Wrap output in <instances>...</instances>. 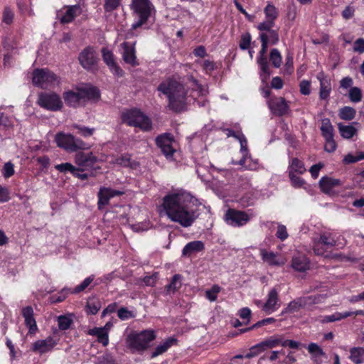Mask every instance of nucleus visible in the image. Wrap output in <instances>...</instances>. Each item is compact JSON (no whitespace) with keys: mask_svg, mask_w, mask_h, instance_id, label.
Wrapping results in <instances>:
<instances>
[{"mask_svg":"<svg viewBox=\"0 0 364 364\" xmlns=\"http://www.w3.org/2000/svg\"><path fill=\"white\" fill-rule=\"evenodd\" d=\"M200 202L190 192L183 189L173 190L163 198L162 210L172 222L183 228L191 227L198 218Z\"/></svg>","mask_w":364,"mask_h":364,"instance_id":"1","label":"nucleus"},{"mask_svg":"<svg viewBox=\"0 0 364 364\" xmlns=\"http://www.w3.org/2000/svg\"><path fill=\"white\" fill-rule=\"evenodd\" d=\"M192 88L190 94L184 85L176 78L167 77L159 85L157 90L159 96L164 95L168 100V107L175 112H181L192 102H197L199 106H205L204 97L208 94L206 87L199 85L196 80H192Z\"/></svg>","mask_w":364,"mask_h":364,"instance_id":"2","label":"nucleus"},{"mask_svg":"<svg viewBox=\"0 0 364 364\" xmlns=\"http://www.w3.org/2000/svg\"><path fill=\"white\" fill-rule=\"evenodd\" d=\"M99 97V90L91 86L78 87L63 94V99L66 105L73 107L82 105L87 100H97Z\"/></svg>","mask_w":364,"mask_h":364,"instance_id":"3","label":"nucleus"},{"mask_svg":"<svg viewBox=\"0 0 364 364\" xmlns=\"http://www.w3.org/2000/svg\"><path fill=\"white\" fill-rule=\"evenodd\" d=\"M339 235L333 230H326L321 232L319 237L313 239V250L317 255H323L330 248L343 245L338 242Z\"/></svg>","mask_w":364,"mask_h":364,"instance_id":"4","label":"nucleus"},{"mask_svg":"<svg viewBox=\"0 0 364 364\" xmlns=\"http://www.w3.org/2000/svg\"><path fill=\"white\" fill-rule=\"evenodd\" d=\"M121 119L122 123L131 127H139L144 131H148L151 128V119L137 109L122 111Z\"/></svg>","mask_w":364,"mask_h":364,"instance_id":"5","label":"nucleus"},{"mask_svg":"<svg viewBox=\"0 0 364 364\" xmlns=\"http://www.w3.org/2000/svg\"><path fill=\"white\" fill-rule=\"evenodd\" d=\"M131 9L137 19L132 24V28L136 29L146 22L153 10V6L149 0H132Z\"/></svg>","mask_w":364,"mask_h":364,"instance_id":"6","label":"nucleus"},{"mask_svg":"<svg viewBox=\"0 0 364 364\" xmlns=\"http://www.w3.org/2000/svg\"><path fill=\"white\" fill-rule=\"evenodd\" d=\"M156 337L153 330H144L139 333H131L127 338L128 346L136 351L145 350Z\"/></svg>","mask_w":364,"mask_h":364,"instance_id":"7","label":"nucleus"},{"mask_svg":"<svg viewBox=\"0 0 364 364\" xmlns=\"http://www.w3.org/2000/svg\"><path fill=\"white\" fill-rule=\"evenodd\" d=\"M55 141L58 147L68 152H75L77 150H84L89 148L85 142L75 138L70 134L59 132L56 134Z\"/></svg>","mask_w":364,"mask_h":364,"instance_id":"8","label":"nucleus"},{"mask_svg":"<svg viewBox=\"0 0 364 364\" xmlns=\"http://www.w3.org/2000/svg\"><path fill=\"white\" fill-rule=\"evenodd\" d=\"M32 80L34 85L43 89L54 87L59 83L56 75L47 69L35 70L33 73Z\"/></svg>","mask_w":364,"mask_h":364,"instance_id":"9","label":"nucleus"},{"mask_svg":"<svg viewBox=\"0 0 364 364\" xmlns=\"http://www.w3.org/2000/svg\"><path fill=\"white\" fill-rule=\"evenodd\" d=\"M252 218V215L245 211L229 209L225 214L224 219L228 225L240 228L248 223Z\"/></svg>","mask_w":364,"mask_h":364,"instance_id":"10","label":"nucleus"},{"mask_svg":"<svg viewBox=\"0 0 364 364\" xmlns=\"http://www.w3.org/2000/svg\"><path fill=\"white\" fill-rule=\"evenodd\" d=\"M38 104L48 110L58 111L63 107V102L55 93L42 92L39 94Z\"/></svg>","mask_w":364,"mask_h":364,"instance_id":"11","label":"nucleus"},{"mask_svg":"<svg viewBox=\"0 0 364 364\" xmlns=\"http://www.w3.org/2000/svg\"><path fill=\"white\" fill-rule=\"evenodd\" d=\"M262 46L261 49L259 52V55L257 59V64L259 65V69H260V77L262 80V82L266 81V80L268 78V77L270 75L269 72V63L267 61V59L265 56L268 43H267L265 37L262 36V40H261Z\"/></svg>","mask_w":364,"mask_h":364,"instance_id":"12","label":"nucleus"},{"mask_svg":"<svg viewBox=\"0 0 364 364\" xmlns=\"http://www.w3.org/2000/svg\"><path fill=\"white\" fill-rule=\"evenodd\" d=\"M173 137L170 134H164L156 138V144L167 159L172 158L175 152Z\"/></svg>","mask_w":364,"mask_h":364,"instance_id":"13","label":"nucleus"},{"mask_svg":"<svg viewBox=\"0 0 364 364\" xmlns=\"http://www.w3.org/2000/svg\"><path fill=\"white\" fill-rule=\"evenodd\" d=\"M259 255L264 263L272 267H279L285 264V259L277 252L267 250L265 248L259 249Z\"/></svg>","mask_w":364,"mask_h":364,"instance_id":"14","label":"nucleus"},{"mask_svg":"<svg viewBox=\"0 0 364 364\" xmlns=\"http://www.w3.org/2000/svg\"><path fill=\"white\" fill-rule=\"evenodd\" d=\"M75 162L82 171H88L97 162V157L92 153L79 152L75 155Z\"/></svg>","mask_w":364,"mask_h":364,"instance_id":"15","label":"nucleus"},{"mask_svg":"<svg viewBox=\"0 0 364 364\" xmlns=\"http://www.w3.org/2000/svg\"><path fill=\"white\" fill-rule=\"evenodd\" d=\"M97 60V53L91 47L85 48L79 55V61L81 65L87 70L92 69L96 65Z\"/></svg>","mask_w":364,"mask_h":364,"instance_id":"16","label":"nucleus"},{"mask_svg":"<svg viewBox=\"0 0 364 364\" xmlns=\"http://www.w3.org/2000/svg\"><path fill=\"white\" fill-rule=\"evenodd\" d=\"M343 183L341 180L324 176L322 177L319 181V186L321 191L330 196L336 194V189L341 187Z\"/></svg>","mask_w":364,"mask_h":364,"instance_id":"17","label":"nucleus"},{"mask_svg":"<svg viewBox=\"0 0 364 364\" xmlns=\"http://www.w3.org/2000/svg\"><path fill=\"white\" fill-rule=\"evenodd\" d=\"M278 291L275 289H272L267 296V301L262 304V311L267 314H271L276 311L280 307Z\"/></svg>","mask_w":364,"mask_h":364,"instance_id":"18","label":"nucleus"},{"mask_svg":"<svg viewBox=\"0 0 364 364\" xmlns=\"http://www.w3.org/2000/svg\"><path fill=\"white\" fill-rule=\"evenodd\" d=\"M15 123H16L15 118L1 113L0 114V136L7 138L13 135Z\"/></svg>","mask_w":364,"mask_h":364,"instance_id":"19","label":"nucleus"},{"mask_svg":"<svg viewBox=\"0 0 364 364\" xmlns=\"http://www.w3.org/2000/svg\"><path fill=\"white\" fill-rule=\"evenodd\" d=\"M135 43H130L128 42H123L121 44L122 49V55L124 61L126 63L131 65L132 66H136L139 65L135 50Z\"/></svg>","mask_w":364,"mask_h":364,"instance_id":"20","label":"nucleus"},{"mask_svg":"<svg viewBox=\"0 0 364 364\" xmlns=\"http://www.w3.org/2000/svg\"><path fill=\"white\" fill-rule=\"evenodd\" d=\"M81 8L80 5L67 6L64 10L60 11L57 16L61 23H68L73 21V19L81 14Z\"/></svg>","mask_w":364,"mask_h":364,"instance_id":"21","label":"nucleus"},{"mask_svg":"<svg viewBox=\"0 0 364 364\" xmlns=\"http://www.w3.org/2000/svg\"><path fill=\"white\" fill-rule=\"evenodd\" d=\"M123 191L114 190L109 188H101L98 193V208L102 209L109 203V200L117 196H121Z\"/></svg>","mask_w":364,"mask_h":364,"instance_id":"22","label":"nucleus"},{"mask_svg":"<svg viewBox=\"0 0 364 364\" xmlns=\"http://www.w3.org/2000/svg\"><path fill=\"white\" fill-rule=\"evenodd\" d=\"M57 344L54 338L49 336L46 339L38 340L33 343L31 350L34 352L43 354L51 350Z\"/></svg>","mask_w":364,"mask_h":364,"instance_id":"23","label":"nucleus"},{"mask_svg":"<svg viewBox=\"0 0 364 364\" xmlns=\"http://www.w3.org/2000/svg\"><path fill=\"white\" fill-rule=\"evenodd\" d=\"M268 107L274 114L282 116L287 112L289 106L282 97H274L268 100Z\"/></svg>","mask_w":364,"mask_h":364,"instance_id":"24","label":"nucleus"},{"mask_svg":"<svg viewBox=\"0 0 364 364\" xmlns=\"http://www.w3.org/2000/svg\"><path fill=\"white\" fill-rule=\"evenodd\" d=\"M22 315L24 318V322L28 328V334L34 335L37 333L38 328L36 319L33 316V310L31 306H26L22 309Z\"/></svg>","mask_w":364,"mask_h":364,"instance_id":"25","label":"nucleus"},{"mask_svg":"<svg viewBox=\"0 0 364 364\" xmlns=\"http://www.w3.org/2000/svg\"><path fill=\"white\" fill-rule=\"evenodd\" d=\"M102 58L107 65L109 68L111 72L117 76H122L123 74L122 70L117 65L114 55L112 51L107 48H102Z\"/></svg>","mask_w":364,"mask_h":364,"instance_id":"26","label":"nucleus"},{"mask_svg":"<svg viewBox=\"0 0 364 364\" xmlns=\"http://www.w3.org/2000/svg\"><path fill=\"white\" fill-rule=\"evenodd\" d=\"M317 79L320 82L319 96L322 100L328 98L331 92V80L326 77L323 73H320L317 75Z\"/></svg>","mask_w":364,"mask_h":364,"instance_id":"27","label":"nucleus"},{"mask_svg":"<svg viewBox=\"0 0 364 364\" xmlns=\"http://www.w3.org/2000/svg\"><path fill=\"white\" fill-rule=\"evenodd\" d=\"M232 164H238L245 169L250 171H257L259 168L260 165L257 159H252L251 154H248L247 157L242 156L238 161H232Z\"/></svg>","mask_w":364,"mask_h":364,"instance_id":"28","label":"nucleus"},{"mask_svg":"<svg viewBox=\"0 0 364 364\" xmlns=\"http://www.w3.org/2000/svg\"><path fill=\"white\" fill-rule=\"evenodd\" d=\"M205 248L204 243L202 241L196 240L187 243L182 250V255L190 257L194 254L203 251Z\"/></svg>","mask_w":364,"mask_h":364,"instance_id":"29","label":"nucleus"},{"mask_svg":"<svg viewBox=\"0 0 364 364\" xmlns=\"http://www.w3.org/2000/svg\"><path fill=\"white\" fill-rule=\"evenodd\" d=\"M291 267L297 272H305L309 269V260L304 255H294L291 260Z\"/></svg>","mask_w":364,"mask_h":364,"instance_id":"30","label":"nucleus"},{"mask_svg":"<svg viewBox=\"0 0 364 364\" xmlns=\"http://www.w3.org/2000/svg\"><path fill=\"white\" fill-rule=\"evenodd\" d=\"M287 171L289 175L303 174L306 172V169L302 161L297 158H292L289 161Z\"/></svg>","mask_w":364,"mask_h":364,"instance_id":"31","label":"nucleus"},{"mask_svg":"<svg viewBox=\"0 0 364 364\" xmlns=\"http://www.w3.org/2000/svg\"><path fill=\"white\" fill-rule=\"evenodd\" d=\"M88 334L97 337V341L102 343L103 346H107L109 343V334L106 330L100 327H95L88 331Z\"/></svg>","mask_w":364,"mask_h":364,"instance_id":"32","label":"nucleus"},{"mask_svg":"<svg viewBox=\"0 0 364 364\" xmlns=\"http://www.w3.org/2000/svg\"><path fill=\"white\" fill-rule=\"evenodd\" d=\"M176 342V340L174 338H168L166 339L163 343L158 345L155 350L152 352L151 358H154L157 357L159 355H161L164 352H166L170 347L173 346Z\"/></svg>","mask_w":364,"mask_h":364,"instance_id":"33","label":"nucleus"},{"mask_svg":"<svg viewBox=\"0 0 364 364\" xmlns=\"http://www.w3.org/2000/svg\"><path fill=\"white\" fill-rule=\"evenodd\" d=\"M348 358L354 364H361L364 363V348L353 347L349 350Z\"/></svg>","mask_w":364,"mask_h":364,"instance_id":"34","label":"nucleus"},{"mask_svg":"<svg viewBox=\"0 0 364 364\" xmlns=\"http://www.w3.org/2000/svg\"><path fill=\"white\" fill-rule=\"evenodd\" d=\"M352 316V313L350 312H336L331 315H326L321 316L320 321L323 323L334 322L337 321H340L343 318H346L348 316Z\"/></svg>","mask_w":364,"mask_h":364,"instance_id":"35","label":"nucleus"},{"mask_svg":"<svg viewBox=\"0 0 364 364\" xmlns=\"http://www.w3.org/2000/svg\"><path fill=\"white\" fill-rule=\"evenodd\" d=\"M182 286V277L180 274H175L170 283L166 287V294H170L178 290Z\"/></svg>","mask_w":364,"mask_h":364,"instance_id":"36","label":"nucleus"},{"mask_svg":"<svg viewBox=\"0 0 364 364\" xmlns=\"http://www.w3.org/2000/svg\"><path fill=\"white\" fill-rule=\"evenodd\" d=\"M302 297L298 298L291 301L287 307L283 310L282 314L294 313L298 311L300 309L306 307L305 302Z\"/></svg>","mask_w":364,"mask_h":364,"instance_id":"37","label":"nucleus"},{"mask_svg":"<svg viewBox=\"0 0 364 364\" xmlns=\"http://www.w3.org/2000/svg\"><path fill=\"white\" fill-rule=\"evenodd\" d=\"M321 131L324 139L333 137V127L328 118H324L321 120Z\"/></svg>","mask_w":364,"mask_h":364,"instance_id":"38","label":"nucleus"},{"mask_svg":"<svg viewBox=\"0 0 364 364\" xmlns=\"http://www.w3.org/2000/svg\"><path fill=\"white\" fill-rule=\"evenodd\" d=\"M338 130L341 136L344 139H351L357 132V129L353 125L338 124Z\"/></svg>","mask_w":364,"mask_h":364,"instance_id":"39","label":"nucleus"},{"mask_svg":"<svg viewBox=\"0 0 364 364\" xmlns=\"http://www.w3.org/2000/svg\"><path fill=\"white\" fill-rule=\"evenodd\" d=\"M281 341L282 336L274 335L262 341V343L266 350L279 346Z\"/></svg>","mask_w":364,"mask_h":364,"instance_id":"40","label":"nucleus"},{"mask_svg":"<svg viewBox=\"0 0 364 364\" xmlns=\"http://www.w3.org/2000/svg\"><path fill=\"white\" fill-rule=\"evenodd\" d=\"M265 19L275 22L279 16L277 9L271 3H268L264 9Z\"/></svg>","mask_w":364,"mask_h":364,"instance_id":"41","label":"nucleus"},{"mask_svg":"<svg viewBox=\"0 0 364 364\" xmlns=\"http://www.w3.org/2000/svg\"><path fill=\"white\" fill-rule=\"evenodd\" d=\"M356 111L354 108L345 106L342 107L338 112V116L341 119L349 121L355 117Z\"/></svg>","mask_w":364,"mask_h":364,"instance_id":"42","label":"nucleus"},{"mask_svg":"<svg viewBox=\"0 0 364 364\" xmlns=\"http://www.w3.org/2000/svg\"><path fill=\"white\" fill-rule=\"evenodd\" d=\"M265 37V40L267 43H271L272 45H274L278 43L279 41V34L276 30H271L267 32H262L259 34V38L260 40H262V36Z\"/></svg>","mask_w":364,"mask_h":364,"instance_id":"43","label":"nucleus"},{"mask_svg":"<svg viewBox=\"0 0 364 364\" xmlns=\"http://www.w3.org/2000/svg\"><path fill=\"white\" fill-rule=\"evenodd\" d=\"M326 296L323 294L311 295L302 297L305 302L306 307L316 304L322 303Z\"/></svg>","mask_w":364,"mask_h":364,"instance_id":"44","label":"nucleus"},{"mask_svg":"<svg viewBox=\"0 0 364 364\" xmlns=\"http://www.w3.org/2000/svg\"><path fill=\"white\" fill-rule=\"evenodd\" d=\"M309 353L311 355L312 358L316 359L321 356H323L325 353L321 348L315 343H311L307 347Z\"/></svg>","mask_w":364,"mask_h":364,"instance_id":"45","label":"nucleus"},{"mask_svg":"<svg viewBox=\"0 0 364 364\" xmlns=\"http://www.w3.org/2000/svg\"><path fill=\"white\" fill-rule=\"evenodd\" d=\"M269 59L275 68H279L282 65V57L277 48H273L270 52Z\"/></svg>","mask_w":364,"mask_h":364,"instance_id":"46","label":"nucleus"},{"mask_svg":"<svg viewBox=\"0 0 364 364\" xmlns=\"http://www.w3.org/2000/svg\"><path fill=\"white\" fill-rule=\"evenodd\" d=\"M265 351V349L262 343V342L252 346L249 352L245 355V358H252L257 356L261 353Z\"/></svg>","mask_w":364,"mask_h":364,"instance_id":"47","label":"nucleus"},{"mask_svg":"<svg viewBox=\"0 0 364 364\" xmlns=\"http://www.w3.org/2000/svg\"><path fill=\"white\" fill-rule=\"evenodd\" d=\"M117 316L121 320L125 321L129 318H134L136 314L134 311L129 310L127 308L125 307H122L118 309Z\"/></svg>","mask_w":364,"mask_h":364,"instance_id":"48","label":"nucleus"},{"mask_svg":"<svg viewBox=\"0 0 364 364\" xmlns=\"http://www.w3.org/2000/svg\"><path fill=\"white\" fill-rule=\"evenodd\" d=\"M291 186L296 188H304L307 189L305 181L296 174L289 175Z\"/></svg>","mask_w":364,"mask_h":364,"instance_id":"49","label":"nucleus"},{"mask_svg":"<svg viewBox=\"0 0 364 364\" xmlns=\"http://www.w3.org/2000/svg\"><path fill=\"white\" fill-rule=\"evenodd\" d=\"M70 316H60L58 318V326L60 330H67L72 323Z\"/></svg>","mask_w":364,"mask_h":364,"instance_id":"50","label":"nucleus"},{"mask_svg":"<svg viewBox=\"0 0 364 364\" xmlns=\"http://www.w3.org/2000/svg\"><path fill=\"white\" fill-rule=\"evenodd\" d=\"M55 168L61 173L70 172L73 174L76 172V166H73L70 163H63L55 165Z\"/></svg>","mask_w":364,"mask_h":364,"instance_id":"51","label":"nucleus"},{"mask_svg":"<svg viewBox=\"0 0 364 364\" xmlns=\"http://www.w3.org/2000/svg\"><path fill=\"white\" fill-rule=\"evenodd\" d=\"M95 276L91 275L85 278L81 284L77 285L75 289H73V293L77 294L85 290L94 280Z\"/></svg>","mask_w":364,"mask_h":364,"instance_id":"52","label":"nucleus"},{"mask_svg":"<svg viewBox=\"0 0 364 364\" xmlns=\"http://www.w3.org/2000/svg\"><path fill=\"white\" fill-rule=\"evenodd\" d=\"M349 98L353 102H358L362 99V92L360 88L357 87H351L349 90Z\"/></svg>","mask_w":364,"mask_h":364,"instance_id":"53","label":"nucleus"},{"mask_svg":"<svg viewBox=\"0 0 364 364\" xmlns=\"http://www.w3.org/2000/svg\"><path fill=\"white\" fill-rule=\"evenodd\" d=\"M364 159V152H359L355 156L348 154L345 156L343 162L345 164H352Z\"/></svg>","mask_w":364,"mask_h":364,"instance_id":"54","label":"nucleus"},{"mask_svg":"<svg viewBox=\"0 0 364 364\" xmlns=\"http://www.w3.org/2000/svg\"><path fill=\"white\" fill-rule=\"evenodd\" d=\"M221 288L218 285H214L211 289L206 290V297L210 301H214L217 299L218 294L220 291Z\"/></svg>","mask_w":364,"mask_h":364,"instance_id":"55","label":"nucleus"},{"mask_svg":"<svg viewBox=\"0 0 364 364\" xmlns=\"http://www.w3.org/2000/svg\"><path fill=\"white\" fill-rule=\"evenodd\" d=\"M274 25L275 22L264 19L262 22L257 25V28L259 31H261V33L267 32L272 30V28L274 26Z\"/></svg>","mask_w":364,"mask_h":364,"instance_id":"56","label":"nucleus"},{"mask_svg":"<svg viewBox=\"0 0 364 364\" xmlns=\"http://www.w3.org/2000/svg\"><path fill=\"white\" fill-rule=\"evenodd\" d=\"M251 35L249 33H243L241 36L240 42L239 46L242 50H247L251 43Z\"/></svg>","mask_w":364,"mask_h":364,"instance_id":"57","label":"nucleus"},{"mask_svg":"<svg viewBox=\"0 0 364 364\" xmlns=\"http://www.w3.org/2000/svg\"><path fill=\"white\" fill-rule=\"evenodd\" d=\"M294 59L291 54L288 53L286 56V63L284 65V73L290 75L294 70Z\"/></svg>","mask_w":364,"mask_h":364,"instance_id":"58","label":"nucleus"},{"mask_svg":"<svg viewBox=\"0 0 364 364\" xmlns=\"http://www.w3.org/2000/svg\"><path fill=\"white\" fill-rule=\"evenodd\" d=\"M276 236L282 241L285 240L289 237V234L285 225L278 224Z\"/></svg>","mask_w":364,"mask_h":364,"instance_id":"59","label":"nucleus"},{"mask_svg":"<svg viewBox=\"0 0 364 364\" xmlns=\"http://www.w3.org/2000/svg\"><path fill=\"white\" fill-rule=\"evenodd\" d=\"M100 310L99 302L95 301L94 299L88 300L87 303V311L91 314H96Z\"/></svg>","mask_w":364,"mask_h":364,"instance_id":"60","label":"nucleus"},{"mask_svg":"<svg viewBox=\"0 0 364 364\" xmlns=\"http://www.w3.org/2000/svg\"><path fill=\"white\" fill-rule=\"evenodd\" d=\"M120 0H105L104 8L107 12H110L119 7Z\"/></svg>","mask_w":364,"mask_h":364,"instance_id":"61","label":"nucleus"},{"mask_svg":"<svg viewBox=\"0 0 364 364\" xmlns=\"http://www.w3.org/2000/svg\"><path fill=\"white\" fill-rule=\"evenodd\" d=\"M95 364H115V362L110 354H105L97 358Z\"/></svg>","mask_w":364,"mask_h":364,"instance_id":"62","label":"nucleus"},{"mask_svg":"<svg viewBox=\"0 0 364 364\" xmlns=\"http://www.w3.org/2000/svg\"><path fill=\"white\" fill-rule=\"evenodd\" d=\"M14 16V12L11 10V9L6 7L4 9L3 12L2 21L6 24H10L13 21Z\"/></svg>","mask_w":364,"mask_h":364,"instance_id":"63","label":"nucleus"},{"mask_svg":"<svg viewBox=\"0 0 364 364\" xmlns=\"http://www.w3.org/2000/svg\"><path fill=\"white\" fill-rule=\"evenodd\" d=\"M353 50L354 52L358 53H364V38H358L353 44Z\"/></svg>","mask_w":364,"mask_h":364,"instance_id":"64","label":"nucleus"}]
</instances>
